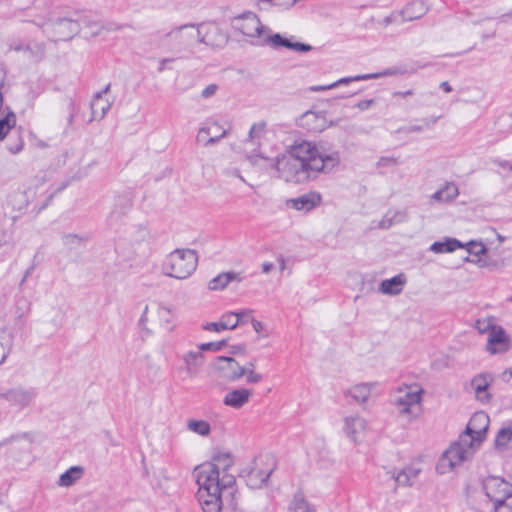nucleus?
Here are the masks:
<instances>
[{"label": "nucleus", "mask_w": 512, "mask_h": 512, "mask_svg": "<svg viewBox=\"0 0 512 512\" xmlns=\"http://www.w3.org/2000/svg\"><path fill=\"white\" fill-rule=\"evenodd\" d=\"M234 464L230 452L218 451L209 462L195 468L197 499L203 512H220L223 507L238 509L236 478L231 472Z\"/></svg>", "instance_id": "obj_1"}, {"label": "nucleus", "mask_w": 512, "mask_h": 512, "mask_svg": "<svg viewBox=\"0 0 512 512\" xmlns=\"http://www.w3.org/2000/svg\"><path fill=\"white\" fill-rule=\"evenodd\" d=\"M340 161L338 151L303 141L278 155L277 177L286 182L304 183L313 174L330 173Z\"/></svg>", "instance_id": "obj_2"}, {"label": "nucleus", "mask_w": 512, "mask_h": 512, "mask_svg": "<svg viewBox=\"0 0 512 512\" xmlns=\"http://www.w3.org/2000/svg\"><path fill=\"white\" fill-rule=\"evenodd\" d=\"M230 25L236 32L249 38V42L256 46H269L273 49L287 48L296 52H310L313 47L309 44L293 42L291 38H285L279 33H273L272 30L263 25L259 17L246 11L230 19Z\"/></svg>", "instance_id": "obj_3"}, {"label": "nucleus", "mask_w": 512, "mask_h": 512, "mask_svg": "<svg viewBox=\"0 0 512 512\" xmlns=\"http://www.w3.org/2000/svg\"><path fill=\"white\" fill-rule=\"evenodd\" d=\"M424 390L418 384L402 385L390 394V402L399 417L408 422L416 420L422 413Z\"/></svg>", "instance_id": "obj_4"}, {"label": "nucleus", "mask_w": 512, "mask_h": 512, "mask_svg": "<svg viewBox=\"0 0 512 512\" xmlns=\"http://www.w3.org/2000/svg\"><path fill=\"white\" fill-rule=\"evenodd\" d=\"M197 265L198 254L195 250L175 249L165 257L162 272L166 276L184 280L194 273Z\"/></svg>", "instance_id": "obj_5"}, {"label": "nucleus", "mask_w": 512, "mask_h": 512, "mask_svg": "<svg viewBox=\"0 0 512 512\" xmlns=\"http://www.w3.org/2000/svg\"><path fill=\"white\" fill-rule=\"evenodd\" d=\"M475 450L465 439L452 442L440 455L435 470L439 475H447L455 472L465 462L472 459Z\"/></svg>", "instance_id": "obj_6"}, {"label": "nucleus", "mask_w": 512, "mask_h": 512, "mask_svg": "<svg viewBox=\"0 0 512 512\" xmlns=\"http://www.w3.org/2000/svg\"><path fill=\"white\" fill-rule=\"evenodd\" d=\"M345 395L364 411H371L382 395V388L379 382H362L349 387Z\"/></svg>", "instance_id": "obj_7"}, {"label": "nucleus", "mask_w": 512, "mask_h": 512, "mask_svg": "<svg viewBox=\"0 0 512 512\" xmlns=\"http://www.w3.org/2000/svg\"><path fill=\"white\" fill-rule=\"evenodd\" d=\"M274 469V462L270 457L256 458L249 466L242 470L241 476L246 478L247 485L253 489L261 488L269 479Z\"/></svg>", "instance_id": "obj_8"}, {"label": "nucleus", "mask_w": 512, "mask_h": 512, "mask_svg": "<svg viewBox=\"0 0 512 512\" xmlns=\"http://www.w3.org/2000/svg\"><path fill=\"white\" fill-rule=\"evenodd\" d=\"M489 423V416L485 412H476L470 418L465 431L459 438L465 439L475 450H478L481 443L486 438Z\"/></svg>", "instance_id": "obj_9"}, {"label": "nucleus", "mask_w": 512, "mask_h": 512, "mask_svg": "<svg viewBox=\"0 0 512 512\" xmlns=\"http://www.w3.org/2000/svg\"><path fill=\"white\" fill-rule=\"evenodd\" d=\"M43 33L52 41H66L80 32L78 21L69 18H59L51 24H38Z\"/></svg>", "instance_id": "obj_10"}, {"label": "nucleus", "mask_w": 512, "mask_h": 512, "mask_svg": "<svg viewBox=\"0 0 512 512\" xmlns=\"http://www.w3.org/2000/svg\"><path fill=\"white\" fill-rule=\"evenodd\" d=\"M216 30L217 28L212 24H201L198 28H195L194 25H183L170 31L167 37L179 41L181 44H187L191 40L210 44L211 39L208 37V34Z\"/></svg>", "instance_id": "obj_11"}, {"label": "nucleus", "mask_w": 512, "mask_h": 512, "mask_svg": "<svg viewBox=\"0 0 512 512\" xmlns=\"http://www.w3.org/2000/svg\"><path fill=\"white\" fill-rule=\"evenodd\" d=\"M381 273L367 272L365 274L359 272H350L347 276V286L353 290H358L362 294H368L376 290L384 293V279L379 278Z\"/></svg>", "instance_id": "obj_12"}, {"label": "nucleus", "mask_w": 512, "mask_h": 512, "mask_svg": "<svg viewBox=\"0 0 512 512\" xmlns=\"http://www.w3.org/2000/svg\"><path fill=\"white\" fill-rule=\"evenodd\" d=\"M369 431L367 420L358 413L350 414L342 419V432L354 445L362 443Z\"/></svg>", "instance_id": "obj_13"}, {"label": "nucleus", "mask_w": 512, "mask_h": 512, "mask_svg": "<svg viewBox=\"0 0 512 512\" xmlns=\"http://www.w3.org/2000/svg\"><path fill=\"white\" fill-rule=\"evenodd\" d=\"M37 389L34 387L18 385L0 394L11 406L20 410L29 407L37 398Z\"/></svg>", "instance_id": "obj_14"}, {"label": "nucleus", "mask_w": 512, "mask_h": 512, "mask_svg": "<svg viewBox=\"0 0 512 512\" xmlns=\"http://www.w3.org/2000/svg\"><path fill=\"white\" fill-rule=\"evenodd\" d=\"M215 369L221 378L230 382H235L246 374V368L232 357L219 356L215 362Z\"/></svg>", "instance_id": "obj_15"}, {"label": "nucleus", "mask_w": 512, "mask_h": 512, "mask_svg": "<svg viewBox=\"0 0 512 512\" xmlns=\"http://www.w3.org/2000/svg\"><path fill=\"white\" fill-rule=\"evenodd\" d=\"M512 346L511 338L500 325L494 328L488 336L486 350L494 355L507 352Z\"/></svg>", "instance_id": "obj_16"}, {"label": "nucleus", "mask_w": 512, "mask_h": 512, "mask_svg": "<svg viewBox=\"0 0 512 512\" xmlns=\"http://www.w3.org/2000/svg\"><path fill=\"white\" fill-rule=\"evenodd\" d=\"M484 490L492 504H499L501 498L512 496V485L497 477L488 478L484 482Z\"/></svg>", "instance_id": "obj_17"}, {"label": "nucleus", "mask_w": 512, "mask_h": 512, "mask_svg": "<svg viewBox=\"0 0 512 512\" xmlns=\"http://www.w3.org/2000/svg\"><path fill=\"white\" fill-rule=\"evenodd\" d=\"M484 490L492 504H499L501 498L512 496V485L497 477L488 478L484 482Z\"/></svg>", "instance_id": "obj_18"}, {"label": "nucleus", "mask_w": 512, "mask_h": 512, "mask_svg": "<svg viewBox=\"0 0 512 512\" xmlns=\"http://www.w3.org/2000/svg\"><path fill=\"white\" fill-rule=\"evenodd\" d=\"M484 490L492 504H499L501 498L512 496V485L497 477L488 478L484 482Z\"/></svg>", "instance_id": "obj_19"}, {"label": "nucleus", "mask_w": 512, "mask_h": 512, "mask_svg": "<svg viewBox=\"0 0 512 512\" xmlns=\"http://www.w3.org/2000/svg\"><path fill=\"white\" fill-rule=\"evenodd\" d=\"M428 12V6L425 2L417 0L408 3L400 12L391 14L386 18V23L403 21H413L421 18Z\"/></svg>", "instance_id": "obj_20"}, {"label": "nucleus", "mask_w": 512, "mask_h": 512, "mask_svg": "<svg viewBox=\"0 0 512 512\" xmlns=\"http://www.w3.org/2000/svg\"><path fill=\"white\" fill-rule=\"evenodd\" d=\"M180 359L182 364L179 370L190 378L195 377L205 363L204 354L198 348L184 352Z\"/></svg>", "instance_id": "obj_21"}, {"label": "nucleus", "mask_w": 512, "mask_h": 512, "mask_svg": "<svg viewBox=\"0 0 512 512\" xmlns=\"http://www.w3.org/2000/svg\"><path fill=\"white\" fill-rule=\"evenodd\" d=\"M322 201L320 193L311 191L296 198L286 200V206L298 211L309 212Z\"/></svg>", "instance_id": "obj_22"}, {"label": "nucleus", "mask_w": 512, "mask_h": 512, "mask_svg": "<svg viewBox=\"0 0 512 512\" xmlns=\"http://www.w3.org/2000/svg\"><path fill=\"white\" fill-rule=\"evenodd\" d=\"M111 84H107L105 88L97 92L91 101L92 120H101L110 110L112 103L103 96L110 91Z\"/></svg>", "instance_id": "obj_23"}, {"label": "nucleus", "mask_w": 512, "mask_h": 512, "mask_svg": "<svg viewBox=\"0 0 512 512\" xmlns=\"http://www.w3.org/2000/svg\"><path fill=\"white\" fill-rule=\"evenodd\" d=\"M253 395L248 388H236L227 392L223 398V404L233 409H240L245 406Z\"/></svg>", "instance_id": "obj_24"}, {"label": "nucleus", "mask_w": 512, "mask_h": 512, "mask_svg": "<svg viewBox=\"0 0 512 512\" xmlns=\"http://www.w3.org/2000/svg\"><path fill=\"white\" fill-rule=\"evenodd\" d=\"M421 471L420 466L409 465L399 471L393 472L391 478L395 482L396 487H408L413 485Z\"/></svg>", "instance_id": "obj_25"}, {"label": "nucleus", "mask_w": 512, "mask_h": 512, "mask_svg": "<svg viewBox=\"0 0 512 512\" xmlns=\"http://www.w3.org/2000/svg\"><path fill=\"white\" fill-rule=\"evenodd\" d=\"M493 382V376L489 373H482L475 376L471 381V387L475 392L476 398L486 403L490 399V394L488 393V388Z\"/></svg>", "instance_id": "obj_26"}, {"label": "nucleus", "mask_w": 512, "mask_h": 512, "mask_svg": "<svg viewBox=\"0 0 512 512\" xmlns=\"http://www.w3.org/2000/svg\"><path fill=\"white\" fill-rule=\"evenodd\" d=\"M459 195L458 186L454 182H446L440 189L429 197L431 204L434 203H450Z\"/></svg>", "instance_id": "obj_27"}, {"label": "nucleus", "mask_w": 512, "mask_h": 512, "mask_svg": "<svg viewBox=\"0 0 512 512\" xmlns=\"http://www.w3.org/2000/svg\"><path fill=\"white\" fill-rule=\"evenodd\" d=\"M249 162L265 172L274 171L277 175L278 172V156L276 158H269L260 153L250 154L247 156Z\"/></svg>", "instance_id": "obj_28"}, {"label": "nucleus", "mask_w": 512, "mask_h": 512, "mask_svg": "<svg viewBox=\"0 0 512 512\" xmlns=\"http://www.w3.org/2000/svg\"><path fill=\"white\" fill-rule=\"evenodd\" d=\"M382 76V73H375V74H362V75H356L351 77H344L339 80H337L334 83H331L329 85H318V86H312L310 87V90L313 92H321L329 89H333L339 85H345L349 84L353 81H362V80H369L373 78H378Z\"/></svg>", "instance_id": "obj_29"}, {"label": "nucleus", "mask_w": 512, "mask_h": 512, "mask_svg": "<svg viewBox=\"0 0 512 512\" xmlns=\"http://www.w3.org/2000/svg\"><path fill=\"white\" fill-rule=\"evenodd\" d=\"M464 248V243L456 238H445L443 241H436L430 246V251L436 254L451 253L457 249Z\"/></svg>", "instance_id": "obj_30"}, {"label": "nucleus", "mask_w": 512, "mask_h": 512, "mask_svg": "<svg viewBox=\"0 0 512 512\" xmlns=\"http://www.w3.org/2000/svg\"><path fill=\"white\" fill-rule=\"evenodd\" d=\"M212 128H217V124L214 123L212 126H205L200 128L196 137L197 142L202 143L204 146H209L215 144L227 134L226 130H222L219 135L208 137L212 134Z\"/></svg>", "instance_id": "obj_31"}, {"label": "nucleus", "mask_w": 512, "mask_h": 512, "mask_svg": "<svg viewBox=\"0 0 512 512\" xmlns=\"http://www.w3.org/2000/svg\"><path fill=\"white\" fill-rule=\"evenodd\" d=\"M82 475L83 468L81 466H72L60 475L57 484L61 487H70L76 483Z\"/></svg>", "instance_id": "obj_32"}, {"label": "nucleus", "mask_w": 512, "mask_h": 512, "mask_svg": "<svg viewBox=\"0 0 512 512\" xmlns=\"http://www.w3.org/2000/svg\"><path fill=\"white\" fill-rule=\"evenodd\" d=\"M288 509L290 512H316L315 507L308 502L302 492L294 494Z\"/></svg>", "instance_id": "obj_33"}, {"label": "nucleus", "mask_w": 512, "mask_h": 512, "mask_svg": "<svg viewBox=\"0 0 512 512\" xmlns=\"http://www.w3.org/2000/svg\"><path fill=\"white\" fill-rule=\"evenodd\" d=\"M253 310L243 309L239 312H227L221 316V321L225 329L233 330L240 324L241 316H251Z\"/></svg>", "instance_id": "obj_34"}, {"label": "nucleus", "mask_w": 512, "mask_h": 512, "mask_svg": "<svg viewBox=\"0 0 512 512\" xmlns=\"http://www.w3.org/2000/svg\"><path fill=\"white\" fill-rule=\"evenodd\" d=\"M187 430L202 437H207L211 433V425L206 420L189 419L186 423Z\"/></svg>", "instance_id": "obj_35"}, {"label": "nucleus", "mask_w": 512, "mask_h": 512, "mask_svg": "<svg viewBox=\"0 0 512 512\" xmlns=\"http://www.w3.org/2000/svg\"><path fill=\"white\" fill-rule=\"evenodd\" d=\"M238 276L234 272L221 273L210 280L208 288L210 290H223L233 280L237 279Z\"/></svg>", "instance_id": "obj_36"}, {"label": "nucleus", "mask_w": 512, "mask_h": 512, "mask_svg": "<svg viewBox=\"0 0 512 512\" xmlns=\"http://www.w3.org/2000/svg\"><path fill=\"white\" fill-rule=\"evenodd\" d=\"M407 283V277L405 274L400 273L393 278L386 280V294L398 295L402 292L404 286Z\"/></svg>", "instance_id": "obj_37"}, {"label": "nucleus", "mask_w": 512, "mask_h": 512, "mask_svg": "<svg viewBox=\"0 0 512 512\" xmlns=\"http://www.w3.org/2000/svg\"><path fill=\"white\" fill-rule=\"evenodd\" d=\"M512 441V421L504 425L497 433L495 446L497 448H506Z\"/></svg>", "instance_id": "obj_38"}, {"label": "nucleus", "mask_w": 512, "mask_h": 512, "mask_svg": "<svg viewBox=\"0 0 512 512\" xmlns=\"http://www.w3.org/2000/svg\"><path fill=\"white\" fill-rule=\"evenodd\" d=\"M496 327H498V325L495 323V318L492 316L477 319L474 324V328L480 334H490Z\"/></svg>", "instance_id": "obj_39"}, {"label": "nucleus", "mask_w": 512, "mask_h": 512, "mask_svg": "<svg viewBox=\"0 0 512 512\" xmlns=\"http://www.w3.org/2000/svg\"><path fill=\"white\" fill-rule=\"evenodd\" d=\"M16 125V116L13 112L7 113L3 118H0V141L3 140L9 131Z\"/></svg>", "instance_id": "obj_40"}, {"label": "nucleus", "mask_w": 512, "mask_h": 512, "mask_svg": "<svg viewBox=\"0 0 512 512\" xmlns=\"http://www.w3.org/2000/svg\"><path fill=\"white\" fill-rule=\"evenodd\" d=\"M408 218L407 212L405 209H389L386 213V222H388L389 226L405 222Z\"/></svg>", "instance_id": "obj_41"}, {"label": "nucleus", "mask_w": 512, "mask_h": 512, "mask_svg": "<svg viewBox=\"0 0 512 512\" xmlns=\"http://www.w3.org/2000/svg\"><path fill=\"white\" fill-rule=\"evenodd\" d=\"M304 120L306 121L307 125H309L311 122H321L319 124L314 125L312 129L321 131L325 128V117L322 113L308 111L304 114Z\"/></svg>", "instance_id": "obj_42"}, {"label": "nucleus", "mask_w": 512, "mask_h": 512, "mask_svg": "<svg viewBox=\"0 0 512 512\" xmlns=\"http://www.w3.org/2000/svg\"><path fill=\"white\" fill-rule=\"evenodd\" d=\"M464 248L470 255L479 257L481 255L486 254L487 249L482 242L479 241H470L464 244Z\"/></svg>", "instance_id": "obj_43"}, {"label": "nucleus", "mask_w": 512, "mask_h": 512, "mask_svg": "<svg viewBox=\"0 0 512 512\" xmlns=\"http://www.w3.org/2000/svg\"><path fill=\"white\" fill-rule=\"evenodd\" d=\"M264 129V122L253 124L249 130L248 141H250L252 144H259V139L263 135Z\"/></svg>", "instance_id": "obj_44"}, {"label": "nucleus", "mask_w": 512, "mask_h": 512, "mask_svg": "<svg viewBox=\"0 0 512 512\" xmlns=\"http://www.w3.org/2000/svg\"><path fill=\"white\" fill-rule=\"evenodd\" d=\"M416 72V68L408 65H400V66H393L388 69H386V77L387 76H396V75H403V74H412Z\"/></svg>", "instance_id": "obj_45"}, {"label": "nucleus", "mask_w": 512, "mask_h": 512, "mask_svg": "<svg viewBox=\"0 0 512 512\" xmlns=\"http://www.w3.org/2000/svg\"><path fill=\"white\" fill-rule=\"evenodd\" d=\"M494 512H512V496L503 497L500 503L492 504Z\"/></svg>", "instance_id": "obj_46"}, {"label": "nucleus", "mask_w": 512, "mask_h": 512, "mask_svg": "<svg viewBox=\"0 0 512 512\" xmlns=\"http://www.w3.org/2000/svg\"><path fill=\"white\" fill-rule=\"evenodd\" d=\"M157 313L162 324L168 328V325L172 322V310L169 307L159 305Z\"/></svg>", "instance_id": "obj_47"}, {"label": "nucleus", "mask_w": 512, "mask_h": 512, "mask_svg": "<svg viewBox=\"0 0 512 512\" xmlns=\"http://www.w3.org/2000/svg\"><path fill=\"white\" fill-rule=\"evenodd\" d=\"M226 345L225 340L217 341V342H208V343H202L198 345V349L203 353L204 351H213L217 352L220 351L224 346Z\"/></svg>", "instance_id": "obj_48"}, {"label": "nucleus", "mask_w": 512, "mask_h": 512, "mask_svg": "<svg viewBox=\"0 0 512 512\" xmlns=\"http://www.w3.org/2000/svg\"><path fill=\"white\" fill-rule=\"evenodd\" d=\"M258 3L260 5L269 4L283 10L289 9L294 5L293 0H259Z\"/></svg>", "instance_id": "obj_49"}, {"label": "nucleus", "mask_w": 512, "mask_h": 512, "mask_svg": "<svg viewBox=\"0 0 512 512\" xmlns=\"http://www.w3.org/2000/svg\"><path fill=\"white\" fill-rule=\"evenodd\" d=\"M246 382L250 384L259 383L262 380V375L256 373L253 369L246 368Z\"/></svg>", "instance_id": "obj_50"}, {"label": "nucleus", "mask_w": 512, "mask_h": 512, "mask_svg": "<svg viewBox=\"0 0 512 512\" xmlns=\"http://www.w3.org/2000/svg\"><path fill=\"white\" fill-rule=\"evenodd\" d=\"M204 330L220 332L226 330L221 319L218 322L207 323L203 326Z\"/></svg>", "instance_id": "obj_51"}, {"label": "nucleus", "mask_w": 512, "mask_h": 512, "mask_svg": "<svg viewBox=\"0 0 512 512\" xmlns=\"http://www.w3.org/2000/svg\"><path fill=\"white\" fill-rule=\"evenodd\" d=\"M218 90V85L217 84H209L207 87H205L202 92H201V96L205 99L207 98H210L212 96H214L216 94Z\"/></svg>", "instance_id": "obj_52"}, {"label": "nucleus", "mask_w": 512, "mask_h": 512, "mask_svg": "<svg viewBox=\"0 0 512 512\" xmlns=\"http://www.w3.org/2000/svg\"><path fill=\"white\" fill-rule=\"evenodd\" d=\"M81 238L75 234H67L64 236V242L67 245L78 246L81 243Z\"/></svg>", "instance_id": "obj_53"}, {"label": "nucleus", "mask_w": 512, "mask_h": 512, "mask_svg": "<svg viewBox=\"0 0 512 512\" xmlns=\"http://www.w3.org/2000/svg\"><path fill=\"white\" fill-rule=\"evenodd\" d=\"M157 477H158V485L160 487L162 486V481H171V480H173V477H171L168 474V471L166 469H164V468L160 469L158 471Z\"/></svg>", "instance_id": "obj_54"}, {"label": "nucleus", "mask_w": 512, "mask_h": 512, "mask_svg": "<svg viewBox=\"0 0 512 512\" xmlns=\"http://www.w3.org/2000/svg\"><path fill=\"white\" fill-rule=\"evenodd\" d=\"M85 25H86V27H89L92 29L93 35H98L101 32V30L103 29V26L98 22L86 21Z\"/></svg>", "instance_id": "obj_55"}, {"label": "nucleus", "mask_w": 512, "mask_h": 512, "mask_svg": "<svg viewBox=\"0 0 512 512\" xmlns=\"http://www.w3.org/2000/svg\"><path fill=\"white\" fill-rule=\"evenodd\" d=\"M148 310H149L148 305H145L144 310L142 312V315L140 316V319H139V326L142 329L145 328V325H146V323L148 321Z\"/></svg>", "instance_id": "obj_56"}, {"label": "nucleus", "mask_w": 512, "mask_h": 512, "mask_svg": "<svg viewBox=\"0 0 512 512\" xmlns=\"http://www.w3.org/2000/svg\"><path fill=\"white\" fill-rule=\"evenodd\" d=\"M23 148V141L22 139H18V142L15 145H9L8 149L11 153L16 154L20 152Z\"/></svg>", "instance_id": "obj_57"}, {"label": "nucleus", "mask_w": 512, "mask_h": 512, "mask_svg": "<svg viewBox=\"0 0 512 512\" xmlns=\"http://www.w3.org/2000/svg\"><path fill=\"white\" fill-rule=\"evenodd\" d=\"M226 174L231 177H237L241 181L246 183V180L242 177V175L240 174V171L237 168H231V169L226 170Z\"/></svg>", "instance_id": "obj_58"}, {"label": "nucleus", "mask_w": 512, "mask_h": 512, "mask_svg": "<svg viewBox=\"0 0 512 512\" xmlns=\"http://www.w3.org/2000/svg\"><path fill=\"white\" fill-rule=\"evenodd\" d=\"M251 324H252V327L255 330V332L262 333L264 331V325H263L262 322L252 318L251 319Z\"/></svg>", "instance_id": "obj_59"}, {"label": "nucleus", "mask_w": 512, "mask_h": 512, "mask_svg": "<svg viewBox=\"0 0 512 512\" xmlns=\"http://www.w3.org/2000/svg\"><path fill=\"white\" fill-rule=\"evenodd\" d=\"M372 103H373V100H363L357 104V107L360 110H366L371 106Z\"/></svg>", "instance_id": "obj_60"}, {"label": "nucleus", "mask_w": 512, "mask_h": 512, "mask_svg": "<svg viewBox=\"0 0 512 512\" xmlns=\"http://www.w3.org/2000/svg\"><path fill=\"white\" fill-rule=\"evenodd\" d=\"M7 355H8L7 348L3 344L0 343V364L4 362Z\"/></svg>", "instance_id": "obj_61"}, {"label": "nucleus", "mask_w": 512, "mask_h": 512, "mask_svg": "<svg viewBox=\"0 0 512 512\" xmlns=\"http://www.w3.org/2000/svg\"><path fill=\"white\" fill-rule=\"evenodd\" d=\"M440 88L445 92V93H450L453 89H452V86L450 85V83L448 81H443L440 83Z\"/></svg>", "instance_id": "obj_62"}, {"label": "nucleus", "mask_w": 512, "mask_h": 512, "mask_svg": "<svg viewBox=\"0 0 512 512\" xmlns=\"http://www.w3.org/2000/svg\"><path fill=\"white\" fill-rule=\"evenodd\" d=\"M33 270H34V267H33V266H31V267H29V268L25 271L24 276H23L22 280L20 281V284H19L20 286H22V285L25 283V281H26V280H27V278L31 275V273L33 272Z\"/></svg>", "instance_id": "obj_63"}, {"label": "nucleus", "mask_w": 512, "mask_h": 512, "mask_svg": "<svg viewBox=\"0 0 512 512\" xmlns=\"http://www.w3.org/2000/svg\"><path fill=\"white\" fill-rule=\"evenodd\" d=\"M274 268L273 263L265 262L262 264V271L263 273H269Z\"/></svg>", "instance_id": "obj_64"}]
</instances>
